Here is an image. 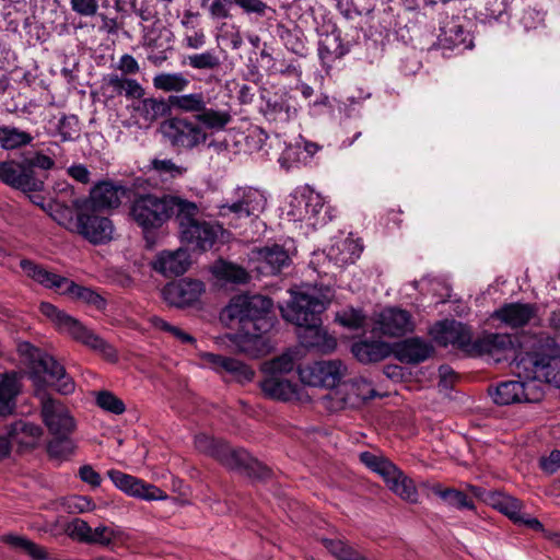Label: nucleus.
Segmentation results:
<instances>
[{"label":"nucleus","mask_w":560,"mask_h":560,"mask_svg":"<svg viewBox=\"0 0 560 560\" xmlns=\"http://www.w3.org/2000/svg\"><path fill=\"white\" fill-rule=\"evenodd\" d=\"M91 526L88 522H85L82 518L75 517L71 522H69L66 526V533L68 536L82 544H88L90 534H91Z\"/></svg>","instance_id":"4d7b16f0"},{"label":"nucleus","mask_w":560,"mask_h":560,"mask_svg":"<svg viewBox=\"0 0 560 560\" xmlns=\"http://www.w3.org/2000/svg\"><path fill=\"white\" fill-rule=\"evenodd\" d=\"M79 478L93 488L100 487L102 483L101 475L90 464L82 465L78 470Z\"/></svg>","instance_id":"0e129e2a"},{"label":"nucleus","mask_w":560,"mask_h":560,"mask_svg":"<svg viewBox=\"0 0 560 560\" xmlns=\"http://www.w3.org/2000/svg\"><path fill=\"white\" fill-rule=\"evenodd\" d=\"M469 36L460 24L455 21L447 22L441 27V34L438 37V45L443 50H454L460 48L462 50L469 47L467 38Z\"/></svg>","instance_id":"f704fd0d"},{"label":"nucleus","mask_w":560,"mask_h":560,"mask_svg":"<svg viewBox=\"0 0 560 560\" xmlns=\"http://www.w3.org/2000/svg\"><path fill=\"white\" fill-rule=\"evenodd\" d=\"M186 62L197 70H215L221 65L220 58L214 50L189 55Z\"/></svg>","instance_id":"603ef678"},{"label":"nucleus","mask_w":560,"mask_h":560,"mask_svg":"<svg viewBox=\"0 0 560 560\" xmlns=\"http://www.w3.org/2000/svg\"><path fill=\"white\" fill-rule=\"evenodd\" d=\"M211 275L220 282L246 284L250 281L249 272L241 265L222 257L214 260L210 267Z\"/></svg>","instance_id":"473e14b6"},{"label":"nucleus","mask_w":560,"mask_h":560,"mask_svg":"<svg viewBox=\"0 0 560 560\" xmlns=\"http://www.w3.org/2000/svg\"><path fill=\"white\" fill-rule=\"evenodd\" d=\"M492 506L514 522L522 521L517 500L505 497L500 492V499H495Z\"/></svg>","instance_id":"13d9d810"},{"label":"nucleus","mask_w":560,"mask_h":560,"mask_svg":"<svg viewBox=\"0 0 560 560\" xmlns=\"http://www.w3.org/2000/svg\"><path fill=\"white\" fill-rule=\"evenodd\" d=\"M115 530L112 527L100 525L94 529L91 528V534L88 545H100L108 547L114 542Z\"/></svg>","instance_id":"bf43d9fd"},{"label":"nucleus","mask_w":560,"mask_h":560,"mask_svg":"<svg viewBox=\"0 0 560 560\" xmlns=\"http://www.w3.org/2000/svg\"><path fill=\"white\" fill-rule=\"evenodd\" d=\"M183 201L184 198L165 192L131 190L128 217L141 230L148 248H152L156 244L164 224L171 219L176 220V212Z\"/></svg>","instance_id":"20e7f679"},{"label":"nucleus","mask_w":560,"mask_h":560,"mask_svg":"<svg viewBox=\"0 0 560 560\" xmlns=\"http://www.w3.org/2000/svg\"><path fill=\"white\" fill-rule=\"evenodd\" d=\"M39 310L43 315L56 325L59 331L69 335L77 342L102 354L109 362L118 360L116 349L75 317L59 310L49 302H42Z\"/></svg>","instance_id":"0eeeda50"},{"label":"nucleus","mask_w":560,"mask_h":560,"mask_svg":"<svg viewBox=\"0 0 560 560\" xmlns=\"http://www.w3.org/2000/svg\"><path fill=\"white\" fill-rule=\"evenodd\" d=\"M397 474H393L388 477L385 482L392 491L398 494L401 499L407 500L411 503L418 501V491L416 486L409 477H407L402 470L396 466Z\"/></svg>","instance_id":"58836bf2"},{"label":"nucleus","mask_w":560,"mask_h":560,"mask_svg":"<svg viewBox=\"0 0 560 560\" xmlns=\"http://www.w3.org/2000/svg\"><path fill=\"white\" fill-rule=\"evenodd\" d=\"M392 346V354L396 360L404 364H420L431 358L434 353V347L432 343L420 337H409L400 341L393 342Z\"/></svg>","instance_id":"6ab92c4d"},{"label":"nucleus","mask_w":560,"mask_h":560,"mask_svg":"<svg viewBox=\"0 0 560 560\" xmlns=\"http://www.w3.org/2000/svg\"><path fill=\"white\" fill-rule=\"evenodd\" d=\"M300 214L313 226H323L331 220L323 197L314 190H305L295 197Z\"/></svg>","instance_id":"b1692460"},{"label":"nucleus","mask_w":560,"mask_h":560,"mask_svg":"<svg viewBox=\"0 0 560 560\" xmlns=\"http://www.w3.org/2000/svg\"><path fill=\"white\" fill-rule=\"evenodd\" d=\"M234 5L240 7L245 13L264 15L267 4L262 0H233Z\"/></svg>","instance_id":"338daca9"},{"label":"nucleus","mask_w":560,"mask_h":560,"mask_svg":"<svg viewBox=\"0 0 560 560\" xmlns=\"http://www.w3.org/2000/svg\"><path fill=\"white\" fill-rule=\"evenodd\" d=\"M57 131L62 142L75 141L80 137V121L77 115L63 114L57 125Z\"/></svg>","instance_id":"09e8293b"},{"label":"nucleus","mask_w":560,"mask_h":560,"mask_svg":"<svg viewBox=\"0 0 560 560\" xmlns=\"http://www.w3.org/2000/svg\"><path fill=\"white\" fill-rule=\"evenodd\" d=\"M34 137L13 126L0 125V147L3 150H16L30 145Z\"/></svg>","instance_id":"ea45409f"},{"label":"nucleus","mask_w":560,"mask_h":560,"mask_svg":"<svg viewBox=\"0 0 560 560\" xmlns=\"http://www.w3.org/2000/svg\"><path fill=\"white\" fill-rule=\"evenodd\" d=\"M518 376L535 383H547L560 388V357L544 352H527L516 363Z\"/></svg>","instance_id":"1a4fd4ad"},{"label":"nucleus","mask_w":560,"mask_h":560,"mask_svg":"<svg viewBox=\"0 0 560 560\" xmlns=\"http://www.w3.org/2000/svg\"><path fill=\"white\" fill-rule=\"evenodd\" d=\"M49 166L48 159L37 155L23 160L7 159L0 161V183L11 189L34 190L39 187V179L33 176V166Z\"/></svg>","instance_id":"6e6552de"},{"label":"nucleus","mask_w":560,"mask_h":560,"mask_svg":"<svg viewBox=\"0 0 560 560\" xmlns=\"http://www.w3.org/2000/svg\"><path fill=\"white\" fill-rule=\"evenodd\" d=\"M511 345L512 340L509 335L489 332L476 339L471 337L466 355L476 358L483 354H493L508 349Z\"/></svg>","instance_id":"2f4dec72"},{"label":"nucleus","mask_w":560,"mask_h":560,"mask_svg":"<svg viewBox=\"0 0 560 560\" xmlns=\"http://www.w3.org/2000/svg\"><path fill=\"white\" fill-rule=\"evenodd\" d=\"M68 508L71 512L84 513L92 511L95 508V503L89 497L73 495L68 500Z\"/></svg>","instance_id":"69168bd1"},{"label":"nucleus","mask_w":560,"mask_h":560,"mask_svg":"<svg viewBox=\"0 0 560 560\" xmlns=\"http://www.w3.org/2000/svg\"><path fill=\"white\" fill-rule=\"evenodd\" d=\"M103 80H104V84L107 88L112 89L110 97H114L116 95L120 96V95L125 94V89H126V84H127L126 77L119 75L117 73H109L106 77H104Z\"/></svg>","instance_id":"e2e57ef3"},{"label":"nucleus","mask_w":560,"mask_h":560,"mask_svg":"<svg viewBox=\"0 0 560 560\" xmlns=\"http://www.w3.org/2000/svg\"><path fill=\"white\" fill-rule=\"evenodd\" d=\"M336 323L347 329L358 330L364 326L365 315L360 308L350 306L336 314Z\"/></svg>","instance_id":"8fccbe9b"},{"label":"nucleus","mask_w":560,"mask_h":560,"mask_svg":"<svg viewBox=\"0 0 560 560\" xmlns=\"http://www.w3.org/2000/svg\"><path fill=\"white\" fill-rule=\"evenodd\" d=\"M381 334L388 337H400L413 329L411 314L397 306L384 308L377 320Z\"/></svg>","instance_id":"a878e982"},{"label":"nucleus","mask_w":560,"mask_h":560,"mask_svg":"<svg viewBox=\"0 0 560 560\" xmlns=\"http://www.w3.org/2000/svg\"><path fill=\"white\" fill-rule=\"evenodd\" d=\"M131 189L122 185H117L110 180H101L90 190L86 198H75L72 200V207L83 208L85 211L104 212L113 210L120 206L122 198H130Z\"/></svg>","instance_id":"9d476101"},{"label":"nucleus","mask_w":560,"mask_h":560,"mask_svg":"<svg viewBox=\"0 0 560 560\" xmlns=\"http://www.w3.org/2000/svg\"><path fill=\"white\" fill-rule=\"evenodd\" d=\"M180 98H187V94H172L167 98L143 97L133 105V109L145 122L152 124L159 118L173 117L172 112L176 110L175 100Z\"/></svg>","instance_id":"5701e85b"},{"label":"nucleus","mask_w":560,"mask_h":560,"mask_svg":"<svg viewBox=\"0 0 560 560\" xmlns=\"http://www.w3.org/2000/svg\"><path fill=\"white\" fill-rule=\"evenodd\" d=\"M107 476L115 487L127 495L145 501L165 500L167 498V494L159 487L118 469H109Z\"/></svg>","instance_id":"dca6fc26"},{"label":"nucleus","mask_w":560,"mask_h":560,"mask_svg":"<svg viewBox=\"0 0 560 560\" xmlns=\"http://www.w3.org/2000/svg\"><path fill=\"white\" fill-rule=\"evenodd\" d=\"M20 267L28 278L46 289L55 290L59 294H65V288L70 282L69 278L52 272L45 266L28 258L21 259Z\"/></svg>","instance_id":"cd10ccee"},{"label":"nucleus","mask_w":560,"mask_h":560,"mask_svg":"<svg viewBox=\"0 0 560 560\" xmlns=\"http://www.w3.org/2000/svg\"><path fill=\"white\" fill-rule=\"evenodd\" d=\"M195 446L198 452L213 458L228 470L244 475L254 482H266L272 478L271 468L244 447H232L223 439L200 433L195 436Z\"/></svg>","instance_id":"39448f33"},{"label":"nucleus","mask_w":560,"mask_h":560,"mask_svg":"<svg viewBox=\"0 0 560 560\" xmlns=\"http://www.w3.org/2000/svg\"><path fill=\"white\" fill-rule=\"evenodd\" d=\"M190 81L182 73H160L153 78V86L164 92H183Z\"/></svg>","instance_id":"37998d69"},{"label":"nucleus","mask_w":560,"mask_h":560,"mask_svg":"<svg viewBox=\"0 0 560 560\" xmlns=\"http://www.w3.org/2000/svg\"><path fill=\"white\" fill-rule=\"evenodd\" d=\"M432 492L452 508L460 511L476 510L474 501L462 490L455 488H444L442 485L438 483L432 487Z\"/></svg>","instance_id":"4c0bfd02"},{"label":"nucleus","mask_w":560,"mask_h":560,"mask_svg":"<svg viewBox=\"0 0 560 560\" xmlns=\"http://www.w3.org/2000/svg\"><path fill=\"white\" fill-rule=\"evenodd\" d=\"M540 468L542 471L552 475L560 468V451L553 450L549 456L540 458Z\"/></svg>","instance_id":"774afa93"},{"label":"nucleus","mask_w":560,"mask_h":560,"mask_svg":"<svg viewBox=\"0 0 560 560\" xmlns=\"http://www.w3.org/2000/svg\"><path fill=\"white\" fill-rule=\"evenodd\" d=\"M4 541L14 548L22 549L33 560H47L48 559L47 551L43 547L38 546L37 544L28 540L27 538L16 536V535H8V536H5Z\"/></svg>","instance_id":"de8ad7c7"},{"label":"nucleus","mask_w":560,"mask_h":560,"mask_svg":"<svg viewBox=\"0 0 560 560\" xmlns=\"http://www.w3.org/2000/svg\"><path fill=\"white\" fill-rule=\"evenodd\" d=\"M74 301L83 302L97 311H104L107 306V301L97 291L92 288L83 287L70 280L65 294Z\"/></svg>","instance_id":"e433bc0d"},{"label":"nucleus","mask_w":560,"mask_h":560,"mask_svg":"<svg viewBox=\"0 0 560 560\" xmlns=\"http://www.w3.org/2000/svg\"><path fill=\"white\" fill-rule=\"evenodd\" d=\"M177 114L162 121L160 131L173 149L194 151L205 145L211 135L226 130L233 116L228 104L211 103L202 92L175 100Z\"/></svg>","instance_id":"f03ea898"},{"label":"nucleus","mask_w":560,"mask_h":560,"mask_svg":"<svg viewBox=\"0 0 560 560\" xmlns=\"http://www.w3.org/2000/svg\"><path fill=\"white\" fill-rule=\"evenodd\" d=\"M37 155H42L46 159L49 160L50 162V165L49 166H45V167H42V166H33L32 167V171H33V176H35L36 178L39 179V187L34 189V190H22V189H16L18 191H21L23 192L28 201L40 208L42 210L44 211H47V207H46V203H45V197L43 195H40L42 192L45 191V188H46V180L48 179V171L52 170L56 165V162L52 158L44 154L43 152L40 151H36L32 156H37Z\"/></svg>","instance_id":"c9c22d12"},{"label":"nucleus","mask_w":560,"mask_h":560,"mask_svg":"<svg viewBox=\"0 0 560 560\" xmlns=\"http://www.w3.org/2000/svg\"><path fill=\"white\" fill-rule=\"evenodd\" d=\"M342 363L340 360H322L298 368L300 381L312 387L334 388L338 386L343 376Z\"/></svg>","instance_id":"f8f14e48"},{"label":"nucleus","mask_w":560,"mask_h":560,"mask_svg":"<svg viewBox=\"0 0 560 560\" xmlns=\"http://www.w3.org/2000/svg\"><path fill=\"white\" fill-rule=\"evenodd\" d=\"M259 387L264 396L271 400L290 401L299 396V384L285 376L264 375Z\"/></svg>","instance_id":"c756f323"},{"label":"nucleus","mask_w":560,"mask_h":560,"mask_svg":"<svg viewBox=\"0 0 560 560\" xmlns=\"http://www.w3.org/2000/svg\"><path fill=\"white\" fill-rule=\"evenodd\" d=\"M77 217V231L86 241L94 245L105 244L113 237L114 225L112 220L96 211H85L80 207H72Z\"/></svg>","instance_id":"2eb2a0df"},{"label":"nucleus","mask_w":560,"mask_h":560,"mask_svg":"<svg viewBox=\"0 0 560 560\" xmlns=\"http://www.w3.org/2000/svg\"><path fill=\"white\" fill-rule=\"evenodd\" d=\"M186 254L182 250L161 252L152 261V269L164 277H176L185 273L188 269Z\"/></svg>","instance_id":"72a5a7b5"},{"label":"nucleus","mask_w":560,"mask_h":560,"mask_svg":"<svg viewBox=\"0 0 560 560\" xmlns=\"http://www.w3.org/2000/svg\"><path fill=\"white\" fill-rule=\"evenodd\" d=\"M22 376L16 371L0 373V419L15 413L18 397L22 393Z\"/></svg>","instance_id":"393cba45"},{"label":"nucleus","mask_w":560,"mask_h":560,"mask_svg":"<svg viewBox=\"0 0 560 560\" xmlns=\"http://www.w3.org/2000/svg\"><path fill=\"white\" fill-rule=\"evenodd\" d=\"M20 267L28 278L46 289L55 290L59 294H65V288L70 282L69 278L52 272L45 266L28 258L21 259Z\"/></svg>","instance_id":"bb28decb"},{"label":"nucleus","mask_w":560,"mask_h":560,"mask_svg":"<svg viewBox=\"0 0 560 560\" xmlns=\"http://www.w3.org/2000/svg\"><path fill=\"white\" fill-rule=\"evenodd\" d=\"M328 304L329 300L324 295L317 296L308 291H299L293 294L284 316L298 327L320 318Z\"/></svg>","instance_id":"ddd939ff"},{"label":"nucleus","mask_w":560,"mask_h":560,"mask_svg":"<svg viewBox=\"0 0 560 560\" xmlns=\"http://www.w3.org/2000/svg\"><path fill=\"white\" fill-rule=\"evenodd\" d=\"M296 328L300 342L306 349L329 353L337 347L336 338L324 329L322 317Z\"/></svg>","instance_id":"412c9836"},{"label":"nucleus","mask_w":560,"mask_h":560,"mask_svg":"<svg viewBox=\"0 0 560 560\" xmlns=\"http://www.w3.org/2000/svg\"><path fill=\"white\" fill-rule=\"evenodd\" d=\"M72 11L82 16H93L97 13V0H70Z\"/></svg>","instance_id":"680f3d73"},{"label":"nucleus","mask_w":560,"mask_h":560,"mask_svg":"<svg viewBox=\"0 0 560 560\" xmlns=\"http://www.w3.org/2000/svg\"><path fill=\"white\" fill-rule=\"evenodd\" d=\"M324 547L338 560H369L352 546L339 539L324 538Z\"/></svg>","instance_id":"c03bdc74"},{"label":"nucleus","mask_w":560,"mask_h":560,"mask_svg":"<svg viewBox=\"0 0 560 560\" xmlns=\"http://www.w3.org/2000/svg\"><path fill=\"white\" fill-rule=\"evenodd\" d=\"M354 34L343 33L337 25H334L330 32L323 34L318 42V57L323 68H330L337 59H342L348 55L359 37V32L354 28Z\"/></svg>","instance_id":"4468645a"},{"label":"nucleus","mask_w":560,"mask_h":560,"mask_svg":"<svg viewBox=\"0 0 560 560\" xmlns=\"http://www.w3.org/2000/svg\"><path fill=\"white\" fill-rule=\"evenodd\" d=\"M18 351L30 370V376L36 386V395L42 400V417L51 439L46 452L50 458L68 459L75 450L71 434L75 429L73 417L56 399L46 394L50 387L61 395L73 393L75 384L65 366L51 354L28 341L18 345Z\"/></svg>","instance_id":"f257e3e1"},{"label":"nucleus","mask_w":560,"mask_h":560,"mask_svg":"<svg viewBox=\"0 0 560 560\" xmlns=\"http://www.w3.org/2000/svg\"><path fill=\"white\" fill-rule=\"evenodd\" d=\"M151 170L164 179L179 178L187 172L186 167L175 164L171 159H153Z\"/></svg>","instance_id":"3c124183"},{"label":"nucleus","mask_w":560,"mask_h":560,"mask_svg":"<svg viewBox=\"0 0 560 560\" xmlns=\"http://www.w3.org/2000/svg\"><path fill=\"white\" fill-rule=\"evenodd\" d=\"M241 199L245 208V218L257 215L262 211L266 205V199L262 194L253 188L244 189Z\"/></svg>","instance_id":"864d4df0"},{"label":"nucleus","mask_w":560,"mask_h":560,"mask_svg":"<svg viewBox=\"0 0 560 560\" xmlns=\"http://www.w3.org/2000/svg\"><path fill=\"white\" fill-rule=\"evenodd\" d=\"M294 366L295 362L293 355L289 352H284L270 361L265 362L261 371L264 375L284 376L292 372Z\"/></svg>","instance_id":"49530a36"},{"label":"nucleus","mask_w":560,"mask_h":560,"mask_svg":"<svg viewBox=\"0 0 560 560\" xmlns=\"http://www.w3.org/2000/svg\"><path fill=\"white\" fill-rule=\"evenodd\" d=\"M199 208L194 201L184 199L176 212L180 242L192 250L207 252L217 243L222 226L199 219Z\"/></svg>","instance_id":"423d86ee"},{"label":"nucleus","mask_w":560,"mask_h":560,"mask_svg":"<svg viewBox=\"0 0 560 560\" xmlns=\"http://www.w3.org/2000/svg\"><path fill=\"white\" fill-rule=\"evenodd\" d=\"M114 8L118 13H121L122 16L129 15L132 12L137 14L142 21H149L150 19L148 9H144L143 7L138 8L137 0H116Z\"/></svg>","instance_id":"052dcab7"},{"label":"nucleus","mask_w":560,"mask_h":560,"mask_svg":"<svg viewBox=\"0 0 560 560\" xmlns=\"http://www.w3.org/2000/svg\"><path fill=\"white\" fill-rule=\"evenodd\" d=\"M233 0H200V7L206 9L212 20H228L232 18Z\"/></svg>","instance_id":"5fc2aeb1"},{"label":"nucleus","mask_w":560,"mask_h":560,"mask_svg":"<svg viewBox=\"0 0 560 560\" xmlns=\"http://www.w3.org/2000/svg\"><path fill=\"white\" fill-rule=\"evenodd\" d=\"M258 271L264 276L281 273L291 264L288 250L279 244L267 245L257 250Z\"/></svg>","instance_id":"c85d7f7f"},{"label":"nucleus","mask_w":560,"mask_h":560,"mask_svg":"<svg viewBox=\"0 0 560 560\" xmlns=\"http://www.w3.org/2000/svg\"><path fill=\"white\" fill-rule=\"evenodd\" d=\"M538 307L533 303L511 302L497 308L491 317L512 329L523 328L536 317Z\"/></svg>","instance_id":"4be33fe9"},{"label":"nucleus","mask_w":560,"mask_h":560,"mask_svg":"<svg viewBox=\"0 0 560 560\" xmlns=\"http://www.w3.org/2000/svg\"><path fill=\"white\" fill-rule=\"evenodd\" d=\"M218 372H225L242 383L250 382L255 376V372L247 364L230 357H224Z\"/></svg>","instance_id":"a18cd8bd"},{"label":"nucleus","mask_w":560,"mask_h":560,"mask_svg":"<svg viewBox=\"0 0 560 560\" xmlns=\"http://www.w3.org/2000/svg\"><path fill=\"white\" fill-rule=\"evenodd\" d=\"M206 287L201 280L182 278L167 283L162 293L164 300L177 308L192 306L199 302Z\"/></svg>","instance_id":"f3484780"},{"label":"nucleus","mask_w":560,"mask_h":560,"mask_svg":"<svg viewBox=\"0 0 560 560\" xmlns=\"http://www.w3.org/2000/svg\"><path fill=\"white\" fill-rule=\"evenodd\" d=\"M489 395L493 402L506 406L520 402H538L544 396L542 390L529 381L509 380L502 381L495 387L490 386Z\"/></svg>","instance_id":"9b49d317"},{"label":"nucleus","mask_w":560,"mask_h":560,"mask_svg":"<svg viewBox=\"0 0 560 560\" xmlns=\"http://www.w3.org/2000/svg\"><path fill=\"white\" fill-rule=\"evenodd\" d=\"M290 96L275 94L266 101L265 116L272 120H289L291 117Z\"/></svg>","instance_id":"79ce46f5"},{"label":"nucleus","mask_w":560,"mask_h":560,"mask_svg":"<svg viewBox=\"0 0 560 560\" xmlns=\"http://www.w3.org/2000/svg\"><path fill=\"white\" fill-rule=\"evenodd\" d=\"M432 334L438 345L443 347L452 345L467 354L472 336L468 325L455 319H444L435 324Z\"/></svg>","instance_id":"a211bd4d"},{"label":"nucleus","mask_w":560,"mask_h":560,"mask_svg":"<svg viewBox=\"0 0 560 560\" xmlns=\"http://www.w3.org/2000/svg\"><path fill=\"white\" fill-rule=\"evenodd\" d=\"M100 408L114 415H121L126 410L125 402L109 390H101L96 396Z\"/></svg>","instance_id":"6e6d98bb"},{"label":"nucleus","mask_w":560,"mask_h":560,"mask_svg":"<svg viewBox=\"0 0 560 560\" xmlns=\"http://www.w3.org/2000/svg\"><path fill=\"white\" fill-rule=\"evenodd\" d=\"M44 434L43 428L26 420H16L7 427L11 446L15 445L20 454L28 453L39 445Z\"/></svg>","instance_id":"aec40b11"},{"label":"nucleus","mask_w":560,"mask_h":560,"mask_svg":"<svg viewBox=\"0 0 560 560\" xmlns=\"http://www.w3.org/2000/svg\"><path fill=\"white\" fill-rule=\"evenodd\" d=\"M359 458L366 468L380 475L384 481L393 474H397L396 465L384 456H377L365 451L360 453Z\"/></svg>","instance_id":"a19ab883"},{"label":"nucleus","mask_w":560,"mask_h":560,"mask_svg":"<svg viewBox=\"0 0 560 560\" xmlns=\"http://www.w3.org/2000/svg\"><path fill=\"white\" fill-rule=\"evenodd\" d=\"M228 317L237 320L238 328L231 341L240 352L259 358L271 349L270 332L278 322L273 301L265 295H238L225 310Z\"/></svg>","instance_id":"7ed1b4c3"},{"label":"nucleus","mask_w":560,"mask_h":560,"mask_svg":"<svg viewBox=\"0 0 560 560\" xmlns=\"http://www.w3.org/2000/svg\"><path fill=\"white\" fill-rule=\"evenodd\" d=\"M393 346L382 340H359L352 343L351 353L362 364L383 361L392 355Z\"/></svg>","instance_id":"7c9ffc66"}]
</instances>
